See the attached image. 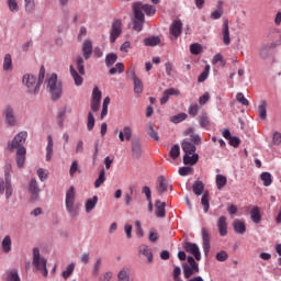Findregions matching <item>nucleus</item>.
<instances>
[{
    "mask_svg": "<svg viewBox=\"0 0 281 281\" xmlns=\"http://www.w3.org/2000/svg\"><path fill=\"white\" fill-rule=\"evenodd\" d=\"M188 113L191 117H196L199 115V104L192 103L188 109Z\"/></svg>",
    "mask_w": 281,
    "mask_h": 281,
    "instance_id": "5fc2aeb1",
    "label": "nucleus"
},
{
    "mask_svg": "<svg viewBox=\"0 0 281 281\" xmlns=\"http://www.w3.org/2000/svg\"><path fill=\"white\" fill-rule=\"evenodd\" d=\"M132 157L134 159L142 157V143L139 140H132Z\"/></svg>",
    "mask_w": 281,
    "mask_h": 281,
    "instance_id": "c756f323",
    "label": "nucleus"
},
{
    "mask_svg": "<svg viewBox=\"0 0 281 281\" xmlns=\"http://www.w3.org/2000/svg\"><path fill=\"white\" fill-rule=\"evenodd\" d=\"M236 100L244 106H249V100H247V98H245V94H243V92H238L236 94Z\"/></svg>",
    "mask_w": 281,
    "mask_h": 281,
    "instance_id": "4d7b16f0",
    "label": "nucleus"
},
{
    "mask_svg": "<svg viewBox=\"0 0 281 281\" xmlns=\"http://www.w3.org/2000/svg\"><path fill=\"white\" fill-rule=\"evenodd\" d=\"M190 52L194 56H199V54H201V52H202L201 44H191L190 45Z\"/></svg>",
    "mask_w": 281,
    "mask_h": 281,
    "instance_id": "680f3d73",
    "label": "nucleus"
},
{
    "mask_svg": "<svg viewBox=\"0 0 281 281\" xmlns=\"http://www.w3.org/2000/svg\"><path fill=\"white\" fill-rule=\"evenodd\" d=\"M27 190L29 194H31L30 201H32V203H34V201H38V196H41V188L38 187L36 178H32L30 180Z\"/></svg>",
    "mask_w": 281,
    "mask_h": 281,
    "instance_id": "6e6552de",
    "label": "nucleus"
},
{
    "mask_svg": "<svg viewBox=\"0 0 281 281\" xmlns=\"http://www.w3.org/2000/svg\"><path fill=\"white\" fill-rule=\"evenodd\" d=\"M168 188L172 190V184H170L168 179L164 177L158 178L157 186H156L158 194H164V192H168Z\"/></svg>",
    "mask_w": 281,
    "mask_h": 281,
    "instance_id": "2eb2a0df",
    "label": "nucleus"
},
{
    "mask_svg": "<svg viewBox=\"0 0 281 281\" xmlns=\"http://www.w3.org/2000/svg\"><path fill=\"white\" fill-rule=\"evenodd\" d=\"M133 8L135 10H138L140 14H147V16H153L157 10L155 9L154 5L150 4H144L142 2H136L134 3Z\"/></svg>",
    "mask_w": 281,
    "mask_h": 281,
    "instance_id": "9b49d317",
    "label": "nucleus"
},
{
    "mask_svg": "<svg viewBox=\"0 0 281 281\" xmlns=\"http://www.w3.org/2000/svg\"><path fill=\"white\" fill-rule=\"evenodd\" d=\"M122 36V20H114L110 30V43H115Z\"/></svg>",
    "mask_w": 281,
    "mask_h": 281,
    "instance_id": "0eeeda50",
    "label": "nucleus"
},
{
    "mask_svg": "<svg viewBox=\"0 0 281 281\" xmlns=\"http://www.w3.org/2000/svg\"><path fill=\"white\" fill-rule=\"evenodd\" d=\"M46 87L54 100H58L63 95V83L58 81V76L53 74L46 79Z\"/></svg>",
    "mask_w": 281,
    "mask_h": 281,
    "instance_id": "20e7f679",
    "label": "nucleus"
},
{
    "mask_svg": "<svg viewBox=\"0 0 281 281\" xmlns=\"http://www.w3.org/2000/svg\"><path fill=\"white\" fill-rule=\"evenodd\" d=\"M45 80V66L40 69L38 79L32 74H25L22 78L23 85L26 87L27 92L32 95H38L41 92V85Z\"/></svg>",
    "mask_w": 281,
    "mask_h": 281,
    "instance_id": "f257e3e1",
    "label": "nucleus"
},
{
    "mask_svg": "<svg viewBox=\"0 0 281 281\" xmlns=\"http://www.w3.org/2000/svg\"><path fill=\"white\" fill-rule=\"evenodd\" d=\"M115 74H124V64L123 63H117L115 67H112L109 70L110 76H115Z\"/></svg>",
    "mask_w": 281,
    "mask_h": 281,
    "instance_id": "c03bdc74",
    "label": "nucleus"
},
{
    "mask_svg": "<svg viewBox=\"0 0 281 281\" xmlns=\"http://www.w3.org/2000/svg\"><path fill=\"white\" fill-rule=\"evenodd\" d=\"M259 183H263V186L268 188V186H271V183H273V180L271 179V177H260Z\"/></svg>",
    "mask_w": 281,
    "mask_h": 281,
    "instance_id": "774afa93",
    "label": "nucleus"
},
{
    "mask_svg": "<svg viewBox=\"0 0 281 281\" xmlns=\"http://www.w3.org/2000/svg\"><path fill=\"white\" fill-rule=\"evenodd\" d=\"M181 92H179L178 89L169 88L164 91L162 98L160 99V104H166L168 100H170V95H179Z\"/></svg>",
    "mask_w": 281,
    "mask_h": 281,
    "instance_id": "412c9836",
    "label": "nucleus"
},
{
    "mask_svg": "<svg viewBox=\"0 0 281 281\" xmlns=\"http://www.w3.org/2000/svg\"><path fill=\"white\" fill-rule=\"evenodd\" d=\"M217 228H218L220 236L222 237L227 236V217L223 215L218 217Z\"/></svg>",
    "mask_w": 281,
    "mask_h": 281,
    "instance_id": "a211bd4d",
    "label": "nucleus"
},
{
    "mask_svg": "<svg viewBox=\"0 0 281 281\" xmlns=\"http://www.w3.org/2000/svg\"><path fill=\"white\" fill-rule=\"evenodd\" d=\"M172 276H173V280H175V281H183V280H181V277H179V276H181V267L177 266V267L173 269Z\"/></svg>",
    "mask_w": 281,
    "mask_h": 281,
    "instance_id": "69168bd1",
    "label": "nucleus"
},
{
    "mask_svg": "<svg viewBox=\"0 0 281 281\" xmlns=\"http://www.w3.org/2000/svg\"><path fill=\"white\" fill-rule=\"evenodd\" d=\"M182 30H183V23L181 22V20H176L172 22L170 26V34L175 36V38H179Z\"/></svg>",
    "mask_w": 281,
    "mask_h": 281,
    "instance_id": "f3484780",
    "label": "nucleus"
},
{
    "mask_svg": "<svg viewBox=\"0 0 281 281\" xmlns=\"http://www.w3.org/2000/svg\"><path fill=\"white\" fill-rule=\"evenodd\" d=\"M179 175H181V177H187L189 175H192V168L191 167H182L179 169Z\"/></svg>",
    "mask_w": 281,
    "mask_h": 281,
    "instance_id": "338daca9",
    "label": "nucleus"
},
{
    "mask_svg": "<svg viewBox=\"0 0 281 281\" xmlns=\"http://www.w3.org/2000/svg\"><path fill=\"white\" fill-rule=\"evenodd\" d=\"M32 265L34 269H36V271H40V273L44 276V278H47V276H49V270H47V259L41 256V249L38 248H33Z\"/></svg>",
    "mask_w": 281,
    "mask_h": 281,
    "instance_id": "7ed1b4c3",
    "label": "nucleus"
},
{
    "mask_svg": "<svg viewBox=\"0 0 281 281\" xmlns=\"http://www.w3.org/2000/svg\"><path fill=\"white\" fill-rule=\"evenodd\" d=\"M10 69H12V55L7 54L3 60V70L10 71Z\"/></svg>",
    "mask_w": 281,
    "mask_h": 281,
    "instance_id": "de8ad7c7",
    "label": "nucleus"
},
{
    "mask_svg": "<svg viewBox=\"0 0 281 281\" xmlns=\"http://www.w3.org/2000/svg\"><path fill=\"white\" fill-rule=\"evenodd\" d=\"M207 76H210V65H206L204 70L198 78V82H205L207 80Z\"/></svg>",
    "mask_w": 281,
    "mask_h": 281,
    "instance_id": "3c124183",
    "label": "nucleus"
},
{
    "mask_svg": "<svg viewBox=\"0 0 281 281\" xmlns=\"http://www.w3.org/2000/svg\"><path fill=\"white\" fill-rule=\"evenodd\" d=\"M187 260H188V263L182 265V270H183V276L186 280H190L192 276H196V273H199L200 269H199V263L196 262V260H194V257L189 256L187 257Z\"/></svg>",
    "mask_w": 281,
    "mask_h": 281,
    "instance_id": "39448f33",
    "label": "nucleus"
},
{
    "mask_svg": "<svg viewBox=\"0 0 281 281\" xmlns=\"http://www.w3.org/2000/svg\"><path fill=\"white\" fill-rule=\"evenodd\" d=\"M97 205H98V195H94L93 198L88 199L85 205L87 214H91V212L95 210Z\"/></svg>",
    "mask_w": 281,
    "mask_h": 281,
    "instance_id": "72a5a7b5",
    "label": "nucleus"
},
{
    "mask_svg": "<svg viewBox=\"0 0 281 281\" xmlns=\"http://www.w3.org/2000/svg\"><path fill=\"white\" fill-rule=\"evenodd\" d=\"M186 135H190V140L193 142L195 146H199V144H201V136L199 134H194L193 128L187 130Z\"/></svg>",
    "mask_w": 281,
    "mask_h": 281,
    "instance_id": "58836bf2",
    "label": "nucleus"
},
{
    "mask_svg": "<svg viewBox=\"0 0 281 281\" xmlns=\"http://www.w3.org/2000/svg\"><path fill=\"white\" fill-rule=\"evenodd\" d=\"M65 205L67 214L70 216V218H76V216L80 214V210L76 205V189L74 187H70L66 191Z\"/></svg>",
    "mask_w": 281,
    "mask_h": 281,
    "instance_id": "f03ea898",
    "label": "nucleus"
},
{
    "mask_svg": "<svg viewBox=\"0 0 281 281\" xmlns=\"http://www.w3.org/2000/svg\"><path fill=\"white\" fill-rule=\"evenodd\" d=\"M92 101L102 102V91H100V88L94 87L92 90Z\"/></svg>",
    "mask_w": 281,
    "mask_h": 281,
    "instance_id": "8fccbe9b",
    "label": "nucleus"
},
{
    "mask_svg": "<svg viewBox=\"0 0 281 281\" xmlns=\"http://www.w3.org/2000/svg\"><path fill=\"white\" fill-rule=\"evenodd\" d=\"M159 43H161V40L157 36H151L144 40V45H146V47H156V45H159Z\"/></svg>",
    "mask_w": 281,
    "mask_h": 281,
    "instance_id": "ea45409f",
    "label": "nucleus"
},
{
    "mask_svg": "<svg viewBox=\"0 0 281 281\" xmlns=\"http://www.w3.org/2000/svg\"><path fill=\"white\" fill-rule=\"evenodd\" d=\"M192 191L195 196H201L205 192V183L200 179H196L192 184Z\"/></svg>",
    "mask_w": 281,
    "mask_h": 281,
    "instance_id": "6ab92c4d",
    "label": "nucleus"
},
{
    "mask_svg": "<svg viewBox=\"0 0 281 281\" xmlns=\"http://www.w3.org/2000/svg\"><path fill=\"white\" fill-rule=\"evenodd\" d=\"M4 281H21V276H19V269L13 268L5 272Z\"/></svg>",
    "mask_w": 281,
    "mask_h": 281,
    "instance_id": "5701e85b",
    "label": "nucleus"
},
{
    "mask_svg": "<svg viewBox=\"0 0 281 281\" xmlns=\"http://www.w3.org/2000/svg\"><path fill=\"white\" fill-rule=\"evenodd\" d=\"M171 159H177L181 155V147L173 145L169 151Z\"/></svg>",
    "mask_w": 281,
    "mask_h": 281,
    "instance_id": "09e8293b",
    "label": "nucleus"
},
{
    "mask_svg": "<svg viewBox=\"0 0 281 281\" xmlns=\"http://www.w3.org/2000/svg\"><path fill=\"white\" fill-rule=\"evenodd\" d=\"M75 270H76V263L70 262L68 266H66V269L61 272V278L64 280H69V278L74 276Z\"/></svg>",
    "mask_w": 281,
    "mask_h": 281,
    "instance_id": "c9c22d12",
    "label": "nucleus"
},
{
    "mask_svg": "<svg viewBox=\"0 0 281 281\" xmlns=\"http://www.w3.org/2000/svg\"><path fill=\"white\" fill-rule=\"evenodd\" d=\"M93 126H95V117L93 116V113L89 112L87 123L88 131H93Z\"/></svg>",
    "mask_w": 281,
    "mask_h": 281,
    "instance_id": "6e6d98bb",
    "label": "nucleus"
},
{
    "mask_svg": "<svg viewBox=\"0 0 281 281\" xmlns=\"http://www.w3.org/2000/svg\"><path fill=\"white\" fill-rule=\"evenodd\" d=\"M259 117L261 120H267V101H261L258 106Z\"/></svg>",
    "mask_w": 281,
    "mask_h": 281,
    "instance_id": "37998d69",
    "label": "nucleus"
},
{
    "mask_svg": "<svg viewBox=\"0 0 281 281\" xmlns=\"http://www.w3.org/2000/svg\"><path fill=\"white\" fill-rule=\"evenodd\" d=\"M250 218L252 223H256L257 225L262 221V216L260 215V209L258 206H254L250 210Z\"/></svg>",
    "mask_w": 281,
    "mask_h": 281,
    "instance_id": "e433bc0d",
    "label": "nucleus"
},
{
    "mask_svg": "<svg viewBox=\"0 0 281 281\" xmlns=\"http://www.w3.org/2000/svg\"><path fill=\"white\" fill-rule=\"evenodd\" d=\"M54 155V138L52 135L47 136V146H46V161H52Z\"/></svg>",
    "mask_w": 281,
    "mask_h": 281,
    "instance_id": "c85d7f7f",
    "label": "nucleus"
},
{
    "mask_svg": "<svg viewBox=\"0 0 281 281\" xmlns=\"http://www.w3.org/2000/svg\"><path fill=\"white\" fill-rule=\"evenodd\" d=\"M3 116L9 126H16V115H14V108L7 105L3 110Z\"/></svg>",
    "mask_w": 281,
    "mask_h": 281,
    "instance_id": "f8f14e48",
    "label": "nucleus"
},
{
    "mask_svg": "<svg viewBox=\"0 0 281 281\" xmlns=\"http://www.w3.org/2000/svg\"><path fill=\"white\" fill-rule=\"evenodd\" d=\"M27 150L25 147H20L16 151V164L19 168H23L25 166V154Z\"/></svg>",
    "mask_w": 281,
    "mask_h": 281,
    "instance_id": "cd10ccee",
    "label": "nucleus"
},
{
    "mask_svg": "<svg viewBox=\"0 0 281 281\" xmlns=\"http://www.w3.org/2000/svg\"><path fill=\"white\" fill-rule=\"evenodd\" d=\"M210 233L207 229L202 228V247L204 251V256L210 255L211 244H210Z\"/></svg>",
    "mask_w": 281,
    "mask_h": 281,
    "instance_id": "dca6fc26",
    "label": "nucleus"
},
{
    "mask_svg": "<svg viewBox=\"0 0 281 281\" xmlns=\"http://www.w3.org/2000/svg\"><path fill=\"white\" fill-rule=\"evenodd\" d=\"M1 249L3 254H10L12 251V237L10 235H5L1 241Z\"/></svg>",
    "mask_w": 281,
    "mask_h": 281,
    "instance_id": "b1692460",
    "label": "nucleus"
},
{
    "mask_svg": "<svg viewBox=\"0 0 281 281\" xmlns=\"http://www.w3.org/2000/svg\"><path fill=\"white\" fill-rule=\"evenodd\" d=\"M233 228L235 234H245L247 232V226L245 225V222L240 220H235L233 223Z\"/></svg>",
    "mask_w": 281,
    "mask_h": 281,
    "instance_id": "7c9ffc66",
    "label": "nucleus"
},
{
    "mask_svg": "<svg viewBox=\"0 0 281 281\" xmlns=\"http://www.w3.org/2000/svg\"><path fill=\"white\" fill-rule=\"evenodd\" d=\"M183 249L187 251V254H191L195 258V260H201V249L199 248V245L190 241H184L182 244Z\"/></svg>",
    "mask_w": 281,
    "mask_h": 281,
    "instance_id": "1a4fd4ad",
    "label": "nucleus"
},
{
    "mask_svg": "<svg viewBox=\"0 0 281 281\" xmlns=\"http://www.w3.org/2000/svg\"><path fill=\"white\" fill-rule=\"evenodd\" d=\"M82 56L85 60H89L93 56V43L91 40H86L81 47Z\"/></svg>",
    "mask_w": 281,
    "mask_h": 281,
    "instance_id": "4468645a",
    "label": "nucleus"
},
{
    "mask_svg": "<svg viewBox=\"0 0 281 281\" xmlns=\"http://www.w3.org/2000/svg\"><path fill=\"white\" fill-rule=\"evenodd\" d=\"M117 63V55L114 53H110L105 57V65L106 67H113Z\"/></svg>",
    "mask_w": 281,
    "mask_h": 281,
    "instance_id": "a18cd8bd",
    "label": "nucleus"
},
{
    "mask_svg": "<svg viewBox=\"0 0 281 281\" xmlns=\"http://www.w3.org/2000/svg\"><path fill=\"white\" fill-rule=\"evenodd\" d=\"M227 258H229V255L225 250H222L216 254V260L218 262H225V260H227Z\"/></svg>",
    "mask_w": 281,
    "mask_h": 281,
    "instance_id": "e2e57ef3",
    "label": "nucleus"
},
{
    "mask_svg": "<svg viewBox=\"0 0 281 281\" xmlns=\"http://www.w3.org/2000/svg\"><path fill=\"white\" fill-rule=\"evenodd\" d=\"M134 16L132 18V24L134 32H142L144 30V23H146V15L140 13L139 9L133 7Z\"/></svg>",
    "mask_w": 281,
    "mask_h": 281,
    "instance_id": "423d86ee",
    "label": "nucleus"
},
{
    "mask_svg": "<svg viewBox=\"0 0 281 281\" xmlns=\"http://www.w3.org/2000/svg\"><path fill=\"white\" fill-rule=\"evenodd\" d=\"M156 216L158 218H164L166 216V203L160 200L156 201Z\"/></svg>",
    "mask_w": 281,
    "mask_h": 281,
    "instance_id": "f704fd0d",
    "label": "nucleus"
},
{
    "mask_svg": "<svg viewBox=\"0 0 281 281\" xmlns=\"http://www.w3.org/2000/svg\"><path fill=\"white\" fill-rule=\"evenodd\" d=\"M147 135H149V137H151V139L154 142H159V133H157L155 131V128L153 127V125H149L147 128Z\"/></svg>",
    "mask_w": 281,
    "mask_h": 281,
    "instance_id": "603ef678",
    "label": "nucleus"
},
{
    "mask_svg": "<svg viewBox=\"0 0 281 281\" xmlns=\"http://www.w3.org/2000/svg\"><path fill=\"white\" fill-rule=\"evenodd\" d=\"M27 139V132H20L12 140L11 144H9V148L11 150H14V148H23V144H25V140Z\"/></svg>",
    "mask_w": 281,
    "mask_h": 281,
    "instance_id": "9d476101",
    "label": "nucleus"
},
{
    "mask_svg": "<svg viewBox=\"0 0 281 281\" xmlns=\"http://www.w3.org/2000/svg\"><path fill=\"white\" fill-rule=\"evenodd\" d=\"M199 161L198 154H188L183 156L184 166H194Z\"/></svg>",
    "mask_w": 281,
    "mask_h": 281,
    "instance_id": "473e14b6",
    "label": "nucleus"
},
{
    "mask_svg": "<svg viewBox=\"0 0 281 281\" xmlns=\"http://www.w3.org/2000/svg\"><path fill=\"white\" fill-rule=\"evenodd\" d=\"M188 119V114L186 113H180L178 115H175L171 117V122H173V124H179V122H183V120Z\"/></svg>",
    "mask_w": 281,
    "mask_h": 281,
    "instance_id": "bf43d9fd",
    "label": "nucleus"
},
{
    "mask_svg": "<svg viewBox=\"0 0 281 281\" xmlns=\"http://www.w3.org/2000/svg\"><path fill=\"white\" fill-rule=\"evenodd\" d=\"M132 137H133V128H131V126H125V127L123 128V131H121V132L119 133V139H120V142H124V139H125L126 142H131Z\"/></svg>",
    "mask_w": 281,
    "mask_h": 281,
    "instance_id": "4be33fe9",
    "label": "nucleus"
},
{
    "mask_svg": "<svg viewBox=\"0 0 281 281\" xmlns=\"http://www.w3.org/2000/svg\"><path fill=\"white\" fill-rule=\"evenodd\" d=\"M199 122H200V126L202 128H205V127L210 126V117H207V114H202L200 116Z\"/></svg>",
    "mask_w": 281,
    "mask_h": 281,
    "instance_id": "052dcab7",
    "label": "nucleus"
},
{
    "mask_svg": "<svg viewBox=\"0 0 281 281\" xmlns=\"http://www.w3.org/2000/svg\"><path fill=\"white\" fill-rule=\"evenodd\" d=\"M69 69H70V76L72 80H75L76 87H82V82H85V79L82 78V76L78 74L76 68H74V65H70Z\"/></svg>",
    "mask_w": 281,
    "mask_h": 281,
    "instance_id": "393cba45",
    "label": "nucleus"
},
{
    "mask_svg": "<svg viewBox=\"0 0 281 281\" xmlns=\"http://www.w3.org/2000/svg\"><path fill=\"white\" fill-rule=\"evenodd\" d=\"M102 267V258L98 257L94 261L93 268H92V276L94 278H98L100 276V268Z\"/></svg>",
    "mask_w": 281,
    "mask_h": 281,
    "instance_id": "79ce46f5",
    "label": "nucleus"
},
{
    "mask_svg": "<svg viewBox=\"0 0 281 281\" xmlns=\"http://www.w3.org/2000/svg\"><path fill=\"white\" fill-rule=\"evenodd\" d=\"M76 65L80 76H85V58H82V56L77 57Z\"/></svg>",
    "mask_w": 281,
    "mask_h": 281,
    "instance_id": "49530a36",
    "label": "nucleus"
},
{
    "mask_svg": "<svg viewBox=\"0 0 281 281\" xmlns=\"http://www.w3.org/2000/svg\"><path fill=\"white\" fill-rule=\"evenodd\" d=\"M132 74V78L134 81V92L135 93H143L144 92V83L142 82V79L137 77V75H135V70L131 71Z\"/></svg>",
    "mask_w": 281,
    "mask_h": 281,
    "instance_id": "aec40b11",
    "label": "nucleus"
},
{
    "mask_svg": "<svg viewBox=\"0 0 281 281\" xmlns=\"http://www.w3.org/2000/svg\"><path fill=\"white\" fill-rule=\"evenodd\" d=\"M117 280L119 281H132L131 280V269L123 268L117 273Z\"/></svg>",
    "mask_w": 281,
    "mask_h": 281,
    "instance_id": "4c0bfd02",
    "label": "nucleus"
},
{
    "mask_svg": "<svg viewBox=\"0 0 281 281\" xmlns=\"http://www.w3.org/2000/svg\"><path fill=\"white\" fill-rule=\"evenodd\" d=\"M181 146L184 155H194V153H196V146L190 140H183Z\"/></svg>",
    "mask_w": 281,
    "mask_h": 281,
    "instance_id": "bb28decb",
    "label": "nucleus"
},
{
    "mask_svg": "<svg viewBox=\"0 0 281 281\" xmlns=\"http://www.w3.org/2000/svg\"><path fill=\"white\" fill-rule=\"evenodd\" d=\"M223 5V2L218 3V8L220 10H216L214 12L211 13V19H213L214 21L221 19V16H223V9H221Z\"/></svg>",
    "mask_w": 281,
    "mask_h": 281,
    "instance_id": "13d9d810",
    "label": "nucleus"
},
{
    "mask_svg": "<svg viewBox=\"0 0 281 281\" xmlns=\"http://www.w3.org/2000/svg\"><path fill=\"white\" fill-rule=\"evenodd\" d=\"M138 254L145 256V258H147L148 263L153 262V250L147 245H140L138 248Z\"/></svg>",
    "mask_w": 281,
    "mask_h": 281,
    "instance_id": "a878e982",
    "label": "nucleus"
},
{
    "mask_svg": "<svg viewBox=\"0 0 281 281\" xmlns=\"http://www.w3.org/2000/svg\"><path fill=\"white\" fill-rule=\"evenodd\" d=\"M3 192H5V199L9 200L12 196V180L10 178H3Z\"/></svg>",
    "mask_w": 281,
    "mask_h": 281,
    "instance_id": "2f4dec72",
    "label": "nucleus"
},
{
    "mask_svg": "<svg viewBox=\"0 0 281 281\" xmlns=\"http://www.w3.org/2000/svg\"><path fill=\"white\" fill-rule=\"evenodd\" d=\"M8 5L11 12H19V3L16 0H8Z\"/></svg>",
    "mask_w": 281,
    "mask_h": 281,
    "instance_id": "0e129e2a",
    "label": "nucleus"
},
{
    "mask_svg": "<svg viewBox=\"0 0 281 281\" xmlns=\"http://www.w3.org/2000/svg\"><path fill=\"white\" fill-rule=\"evenodd\" d=\"M222 43L226 47L232 45V37L229 35V20H225L222 25Z\"/></svg>",
    "mask_w": 281,
    "mask_h": 281,
    "instance_id": "ddd939ff",
    "label": "nucleus"
},
{
    "mask_svg": "<svg viewBox=\"0 0 281 281\" xmlns=\"http://www.w3.org/2000/svg\"><path fill=\"white\" fill-rule=\"evenodd\" d=\"M215 183L217 186V190H223L227 186V178L216 177Z\"/></svg>",
    "mask_w": 281,
    "mask_h": 281,
    "instance_id": "864d4df0",
    "label": "nucleus"
},
{
    "mask_svg": "<svg viewBox=\"0 0 281 281\" xmlns=\"http://www.w3.org/2000/svg\"><path fill=\"white\" fill-rule=\"evenodd\" d=\"M201 204L203 205V210L205 213L210 212V192L209 191L203 193L201 199Z\"/></svg>",
    "mask_w": 281,
    "mask_h": 281,
    "instance_id": "a19ab883",
    "label": "nucleus"
}]
</instances>
